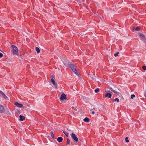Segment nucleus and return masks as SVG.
I'll return each instance as SVG.
<instances>
[{"label": "nucleus", "mask_w": 146, "mask_h": 146, "mask_svg": "<svg viewBox=\"0 0 146 146\" xmlns=\"http://www.w3.org/2000/svg\"><path fill=\"white\" fill-rule=\"evenodd\" d=\"M54 78L55 77L54 76V75H52L51 76V81L55 88H58V85L54 80Z\"/></svg>", "instance_id": "obj_2"}, {"label": "nucleus", "mask_w": 146, "mask_h": 146, "mask_svg": "<svg viewBox=\"0 0 146 146\" xmlns=\"http://www.w3.org/2000/svg\"><path fill=\"white\" fill-rule=\"evenodd\" d=\"M115 101H117V102H118L119 101V100L117 98H116L114 100Z\"/></svg>", "instance_id": "obj_24"}, {"label": "nucleus", "mask_w": 146, "mask_h": 146, "mask_svg": "<svg viewBox=\"0 0 146 146\" xmlns=\"http://www.w3.org/2000/svg\"><path fill=\"white\" fill-rule=\"evenodd\" d=\"M139 29H139V27H137L136 28H134L133 29V30H134L135 31H138L139 30Z\"/></svg>", "instance_id": "obj_16"}, {"label": "nucleus", "mask_w": 146, "mask_h": 146, "mask_svg": "<svg viewBox=\"0 0 146 146\" xmlns=\"http://www.w3.org/2000/svg\"><path fill=\"white\" fill-rule=\"evenodd\" d=\"M63 62L64 64V65L67 67H69L70 64L69 62L66 60H65L63 61Z\"/></svg>", "instance_id": "obj_6"}, {"label": "nucleus", "mask_w": 146, "mask_h": 146, "mask_svg": "<svg viewBox=\"0 0 146 146\" xmlns=\"http://www.w3.org/2000/svg\"><path fill=\"white\" fill-rule=\"evenodd\" d=\"M70 67L72 71L76 75L79 76L78 74V72L77 70H76V67L75 65L72 64H71L68 67Z\"/></svg>", "instance_id": "obj_1"}, {"label": "nucleus", "mask_w": 146, "mask_h": 146, "mask_svg": "<svg viewBox=\"0 0 146 146\" xmlns=\"http://www.w3.org/2000/svg\"><path fill=\"white\" fill-rule=\"evenodd\" d=\"M14 104L17 107L20 108H22L23 106V104H19L17 102H15Z\"/></svg>", "instance_id": "obj_7"}, {"label": "nucleus", "mask_w": 146, "mask_h": 146, "mask_svg": "<svg viewBox=\"0 0 146 146\" xmlns=\"http://www.w3.org/2000/svg\"><path fill=\"white\" fill-rule=\"evenodd\" d=\"M135 97V95L134 94H132L131 96V98L133 99Z\"/></svg>", "instance_id": "obj_20"}, {"label": "nucleus", "mask_w": 146, "mask_h": 146, "mask_svg": "<svg viewBox=\"0 0 146 146\" xmlns=\"http://www.w3.org/2000/svg\"><path fill=\"white\" fill-rule=\"evenodd\" d=\"M83 121L86 122H89L90 121V119L88 117H85Z\"/></svg>", "instance_id": "obj_13"}, {"label": "nucleus", "mask_w": 146, "mask_h": 146, "mask_svg": "<svg viewBox=\"0 0 146 146\" xmlns=\"http://www.w3.org/2000/svg\"><path fill=\"white\" fill-rule=\"evenodd\" d=\"M105 96L106 98L108 97L110 98L111 97V94L108 93L106 94Z\"/></svg>", "instance_id": "obj_11"}, {"label": "nucleus", "mask_w": 146, "mask_h": 146, "mask_svg": "<svg viewBox=\"0 0 146 146\" xmlns=\"http://www.w3.org/2000/svg\"><path fill=\"white\" fill-rule=\"evenodd\" d=\"M92 114H93V115L94 114V113H95V112H94V111H92Z\"/></svg>", "instance_id": "obj_31"}, {"label": "nucleus", "mask_w": 146, "mask_h": 146, "mask_svg": "<svg viewBox=\"0 0 146 146\" xmlns=\"http://www.w3.org/2000/svg\"><path fill=\"white\" fill-rule=\"evenodd\" d=\"M20 120L21 121H23L25 120V117L22 115L19 116Z\"/></svg>", "instance_id": "obj_10"}, {"label": "nucleus", "mask_w": 146, "mask_h": 146, "mask_svg": "<svg viewBox=\"0 0 146 146\" xmlns=\"http://www.w3.org/2000/svg\"><path fill=\"white\" fill-rule=\"evenodd\" d=\"M4 111V108L1 105H0V113H2Z\"/></svg>", "instance_id": "obj_9"}, {"label": "nucleus", "mask_w": 146, "mask_h": 146, "mask_svg": "<svg viewBox=\"0 0 146 146\" xmlns=\"http://www.w3.org/2000/svg\"><path fill=\"white\" fill-rule=\"evenodd\" d=\"M2 96L6 100H9V99L8 98V97L5 95V94H4Z\"/></svg>", "instance_id": "obj_14"}, {"label": "nucleus", "mask_w": 146, "mask_h": 146, "mask_svg": "<svg viewBox=\"0 0 146 146\" xmlns=\"http://www.w3.org/2000/svg\"><path fill=\"white\" fill-rule=\"evenodd\" d=\"M125 141L126 142H129V141L128 140V138L127 137H126L125 138Z\"/></svg>", "instance_id": "obj_25"}, {"label": "nucleus", "mask_w": 146, "mask_h": 146, "mask_svg": "<svg viewBox=\"0 0 146 146\" xmlns=\"http://www.w3.org/2000/svg\"><path fill=\"white\" fill-rule=\"evenodd\" d=\"M112 91L114 93H115L116 94H117L118 93L116 91H115V90H113H113Z\"/></svg>", "instance_id": "obj_26"}, {"label": "nucleus", "mask_w": 146, "mask_h": 146, "mask_svg": "<svg viewBox=\"0 0 146 146\" xmlns=\"http://www.w3.org/2000/svg\"><path fill=\"white\" fill-rule=\"evenodd\" d=\"M0 94L2 95V96L5 94L1 90H0Z\"/></svg>", "instance_id": "obj_21"}, {"label": "nucleus", "mask_w": 146, "mask_h": 146, "mask_svg": "<svg viewBox=\"0 0 146 146\" xmlns=\"http://www.w3.org/2000/svg\"><path fill=\"white\" fill-rule=\"evenodd\" d=\"M99 91V88H97L94 91L96 93H98Z\"/></svg>", "instance_id": "obj_18"}, {"label": "nucleus", "mask_w": 146, "mask_h": 146, "mask_svg": "<svg viewBox=\"0 0 146 146\" xmlns=\"http://www.w3.org/2000/svg\"><path fill=\"white\" fill-rule=\"evenodd\" d=\"M63 132L64 133V134L67 136V137H68V133L66 132V131H63Z\"/></svg>", "instance_id": "obj_17"}, {"label": "nucleus", "mask_w": 146, "mask_h": 146, "mask_svg": "<svg viewBox=\"0 0 146 146\" xmlns=\"http://www.w3.org/2000/svg\"><path fill=\"white\" fill-rule=\"evenodd\" d=\"M50 134L51 136L52 137V138H54V135L53 133L52 132H51Z\"/></svg>", "instance_id": "obj_19"}, {"label": "nucleus", "mask_w": 146, "mask_h": 146, "mask_svg": "<svg viewBox=\"0 0 146 146\" xmlns=\"http://www.w3.org/2000/svg\"><path fill=\"white\" fill-rule=\"evenodd\" d=\"M67 144H69L70 143V141L69 139H67Z\"/></svg>", "instance_id": "obj_27"}, {"label": "nucleus", "mask_w": 146, "mask_h": 146, "mask_svg": "<svg viewBox=\"0 0 146 146\" xmlns=\"http://www.w3.org/2000/svg\"><path fill=\"white\" fill-rule=\"evenodd\" d=\"M71 136L74 141L77 142L78 141V138L76 137L74 133H72L71 134Z\"/></svg>", "instance_id": "obj_4"}, {"label": "nucleus", "mask_w": 146, "mask_h": 146, "mask_svg": "<svg viewBox=\"0 0 146 146\" xmlns=\"http://www.w3.org/2000/svg\"><path fill=\"white\" fill-rule=\"evenodd\" d=\"M17 113L18 112L19 113H20L19 111V110H17Z\"/></svg>", "instance_id": "obj_32"}, {"label": "nucleus", "mask_w": 146, "mask_h": 146, "mask_svg": "<svg viewBox=\"0 0 146 146\" xmlns=\"http://www.w3.org/2000/svg\"><path fill=\"white\" fill-rule=\"evenodd\" d=\"M111 90V91L113 90V89L112 88L110 87L109 88Z\"/></svg>", "instance_id": "obj_30"}, {"label": "nucleus", "mask_w": 146, "mask_h": 146, "mask_svg": "<svg viewBox=\"0 0 146 146\" xmlns=\"http://www.w3.org/2000/svg\"><path fill=\"white\" fill-rule=\"evenodd\" d=\"M143 69L145 70H146V66H143L142 67Z\"/></svg>", "instance_id": "obj_22"}, {"label": "nucleus", "mask_w": 146, "mask_h": 146, "mask_svg": "<svg viewBox=\"0 0 146 146\" xmlns=\"http://www.w3.org/2000/svg\"><path fill=\"white\" fill-rule=\"evenodd\" d=\"M35 50L38 53H39L40 52V50L39 48L37 47H36Z\"/></svg>", "instance_id": "obj_15"}, {"label": "nucleus", "mask_w": 146, "mask_h": 146, "mask_svg": "<svg viewBox=\"0 0 146 146\" xmlns=\"http://www.w3.org/2000/svg\"><path fill=\"white\" fill-rule=\"evenodd\" d=\"M57 140L58 142L59 143H60L63 140V139L61 137H59L57 138Z\"/></svg>", "instance_id": "obj_12"}, {"label": "nucleus", "mask_w": 146, "mask_h": 146, "mask_svg": "<svg viewBox=\"0 0 146 146\" xmlns=\"http://www.w3.org/2000/svg\"><path fill=\"white\" fill-rule=\"evenodd\" d=\"M144 95L145 97L146 98V91L144 93Z\"/></svg>", "instance_id": "obj_29"}, {"label": "nucleus", "mask_w": 146, "mask_h": 146, "mask_svg": "<svg viewBox=\"0 0 146 146\" xmlns=\"http://www.w3.org/2000/svg\"><path fill=\"white\" fill-rule=\"evenodd\" d=\"M119 54V52H117L116 53L114 54V55L116 57Z\"/></svg>", "instance_id": "obj_23"}, {"label": "nucleus", "mask_w": 146, "mask_h": 146, "mask_svg": "<svg viewBox=\"0 0 146 146\" xmlns=\"http://www.w3.org/2000/svg\"><path fill=\"white\" fill-rule=\"evenodd\" d=\"M3 56V54L2 53H0V58H1Z\"/></svg>", "instance_id": "obj_28"}, {"label": "nucleus", "mask_w": 146, "mask_h": 146, "mask_svg": "<svg viewBox=\"0 0 146 146\" xmlns=\"http://www.w3.org/2000/svg\"><path fill=\"white\" fill-rule=\"evenodd\" d=\"M139 35L140 38L144 42H145L146 41V38L143 34L139 33Z\"/></svg>", "instance_id": "obj_5"}, {"label": "nucleus", "mask_w": 146, "mask_h": 146, "mask_svg": "<svg viewBox=\"0 0 146 146\" xmlns=\"http://www.w3.org/2000/svg\"><path fill=\"white\" fill-rule=\"evenodd\" d=\"M66 99V96L64 94H62L60 97V100H62L64 99Z\"/></svg>", "instance_id": "obj_8"}, {"label": "nucleus", "mask_w": 146, "mask_h": 146, "mask_svg": "<svg viewBox=\"0 0 146 146\" xmlns=\"http://www.w3.org/2000/svg\"><path fill=\"white\" fill-rule=\"evenodd\" d=\"M11 47L13 49V54H17L18 52V50L17 47L13 45H12Z\"/></svg>", "instance_id": "obj_3"}]
</instances>
